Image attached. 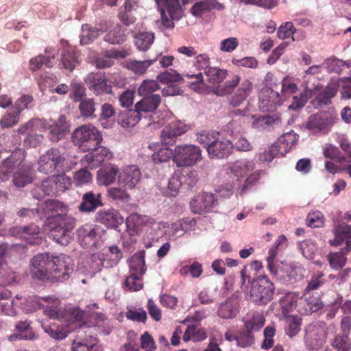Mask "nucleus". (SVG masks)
<instances>
[{
  "instance_id": "1",
  "label": "nucleus",
  "mask_w": 351,
  "mask_h": 351,
  "mask_svg": "<svg viewBox=\"0 0 351 351\" xmlns=\"http://www.w3.org/2000/svg\"><path fill=\"white\" fill-rule=\"evenodd\" d=\"M24 160L23 152L18 149L12 153L6 159L3 160L0 166V180L9 179L13 170H17L13 174L12 182L17 187H24L33 180V173L29 166L22 165Z\"/></svg>"
},
{
  "instance_id": "2",
  "label": "nucleus",
  "mask_w": 351,
  "mask_h": 351,
  "mask_svg": "<svg viewBox=\"0 0 351 351\" xmlns=\"http://www.w3.org/2000/svg\"><path fill=\"white\" fill-rule=\"evenodd\" d=\"M241 77L239 75L233 76L232 80H228L224 84L216 87L213 90L217 96H226L233 93L230 99V104L233 107L240 106L252 93L254 84L249 79H245L239 84Z\"/></svg>"
},
{
  "instance_id": "3",
  "label": "nucleus",
  "mask_w": 351,
  "mask_h": 351,
  "mask_svg": "<svg viewBox=\"0 0 351 351\" xmlns=\"http://www.w3.org/2000/svg\"><path fill=\"white\" fill-rule=\"evenodd\" d=\"M335 238L330 243L337 246L345 241L346 246L337 252H330L327 256L330 267L335 270L341 269L347 261L346 254L351 250V227L344 221L339 222L334 228Z\"/></svg>"
},
{
  "instance_id": "4",
  "label": "nucleus",
  "mask_w": 351,
  "mask_h": 351,
  "mask_svg": "<svg viewBox=\"0 0 351 351\" xmlns=\"http://www.w3.org/2000/svg\"><path fill=\"white\" fill-rule=\"evenodd\" d=\"M72 141L84 152L97 148L103 141L101 132L93 124H84L77 127L72 133Z\"/></svg>"
},
{
  "instance_id": "5",
  "label": "nucleus",
  "mask_w": 351,
  "mask_h": 351,
  "mask_svg": "<svg viewBox=\"0 0 351 351\" xmlns=\"http://www.w3.org/2000/svg\"><path fill=\"white\" fill-rule=\"evenodd\" d=\"M253 169L254 164L250 161L237 160L234 162L229 163L226 168V172L228 178L231 179V182L222 185L219 189V192L223 193L225 191L226 195H231L234 189L241 186V179Z\"/></svg>"
},
{
  "instance_id": "6",
  "label": "nucleus",
  "mask_w": 351,
  "mask_h": 351,
  "mask_svg": "<svg viewBox=\"0 0 351 351\" xmlns=\"http://www.w3.org/2000/svg\"><path fill=\"white\" fill-rule=\"evenodd\" d=\"M75 219L68 215H56L49 221L50 236L58 243L66 245L69 233L75 228Z\"/></svg>"
},
{
  "instance_id": "7",
  "label": "nucleus",
  "mask_w": 351,
  "mask_h": 351,
  "mask_svg": "<svg viewBox=\"0 0 351 351\" xmlns=\"http://www.w3.org/2000/svg\"><path fill=\"white\" fill-rule=\"evenodd\" d=\"M273 282L265 276H260L252 282L249 300L258 305L269 303L274 293Z\"/></svg>"
},
{
  "instance_id": "8",
  "label": "nucleus",
  "mask_w": 351,
  "mask_h": 351,
  "mask_svg": "<svg viewBox=\"0 0 351 351\" xmlns=\"http://www.w3.org/2000/svg\"><path fill=\"white\" fill-rule=\"evenodd\" d=\"M202 159V150L192 144L177 145L173 151V160L178 167H191Z\"/></svg>"
},
{
  "instance_id": "9",
  "label": "nucleus",
  "mask_w": 351,
  "mask_h": 351,
  "mask_svg": "<svg viewBox=\"0 0 351 351\" xmlns=\"http://www.w3.org/2000/svg\"><path fill=\"white\" fill-rule=\"evenodd\" d=\"M51 271L47 282H64L69 278L74 270L71 259L64 254L51 256Z\"/></svg>"
},
{
  "instance_id": "10",
  "label": "nucleus",
  "mask_w": 351,
  "mask_h": 351,
  "mask_svg": "<svg viewBox=\"0 0 351 351\" xmlns=\"http://www.w3.org/2000/svg\"><path fill=\"white\" fill-rule=\"evenodd\" d=\"M71 184V178L64 173L53 175L42 182L41 189L47 195L58 196L69 189Z\"/></svg>"
},
{
  "instance_id": "11",
  "label": "nucleus",
  "mask_w": 351,
  "mask_h": 351,
  "mask_svg": "<svg viewBox=\"0 0 351 351\" xmlns=\"http://www.w3.org/2000/svg\"><path fill=\"white\" fill-rule=\"evenodd\" d=\"M217 205V195L204 192L196 195L190 202L192 212L199 215L213 212V208Z\"/></svg>"
},
{
  "instance_id": "12",
  "label": "nucleus",
  "mask_w": 351,
  "mask_h": 351,
  "mask_svg": "<svg viewBox=\"0 0 351 351\" xmlns=\"http://www.w3.org/2000/svg\"><path fill=\"white\" fill-rule=\"evenodd\" d=\"M51 258L49 254H39L31 261V274L34 278L47 282L51 271Z\"/></svg>"
},
{
  "instance_id": "13",
  "label": "nucleus",
  "mask_w": 351,
  "mask_h": 351,
  "mask_svg": "<svg viewBox=\"0 0 351 351\" xmlns=\"http://www.w3.org/2000/svg\"><path fill=\"white\" fill-rule=\"evenodd\" d=\"M64 161V157L57 148H51L38 160L39 171L48 174L53 172Z\"/></svg>"
},
{
  "instance_id": "14",
  "label": "nucleus",
  "mask_w": 351,
  "mask_h": 351,
  "mask_svg": "<svg viewBox=\"0 0 351 351\" xmlns=\"http://www.w3.org/2000/svg\"><path fill=\"white\" fill-rule=\"evenodd\" d=\"M90 152L83 157L82 162L90 169L97 168L104 162L108 161L114 157L113 153L108 148L101 146L100 144Z\"/></svg>"
},
{
  "instance_id": "15",
  "label": "nucleus",
  "mask_w": 351,
  "mask_h": 351,
  "mask_svg": "<svg viewBox=\"0 0 351 351\" xmlns=\"http://www.w3.org/2000/svg\"><path fill=\"white\" fill-rule=\"evenodd\" d=\"M108 82V80L105 74L100 72L90 73L85 79V83L88 89L96 95L112 92V86Z\"/></svg>"
},
{
  "instance_id": "16",
  "label": "nucleus",
  "mask_w": 351,
  "mask_h": 351,
  "mask_svg": "<svg viewBox=\"0 0 351 351\" xmlns=\"http://www.w3.org/2000/svg\"><path fill=\"white\" fill-rule=\"evenodd\" d=\"M326 330L321 325L309 326L306 330L305 342L306 346L311 350H317L326 342Z\"/></svg>"
},
{
  "instance_id": "17",
  "label": "nucleus",
  "mask_w": 351,
  "mask_h": 351,
  "mask_svg": "<svg viewBox=\"0 0 351 351\" xmlns=\"http://www.w3.org/2000/svg\"><path fill=\"white\" fill-rule=\"evenodd\" d=\"M141 179V173L136 165L125 167L119 171L118 184L128 190L136 188Z\"/></svg>"
},
{
  "instance_id": "18",
  "label": "nucleus",
  "mask_w": 351,
  "mask_h": 351,
  "mask_svg": "<svg viewBox=\"0 0 351 351\" xmlns=\"http://www.w3.org/2000/svg\"><path fill=\"white\" fill-rule=\"evenodd\" d=\"M232 143L228 139L217 138L208 143L206 149L209 156L212 158H225L232 152Z\"/></svg>"
},
{
  "instance_id": "19",
  "label": "nucleus",
  "mask_w": 351,
  "mask_h": 351,
  "mask_svg": "<svg viewBox=\"0 0 351 351\" xmlns=\"http://www.w3.org/2000/svg\"><path fill=\"white\" fill-rule=\"evenodd\" d=\"M332 126V122L326 112H320L310 116L306 123V128L311 132L328 133Z\"/></svg>"
},
{
  "instance_id": "20",
  "label": "nucleus",
  "mask_w": 351,
  "mask_h": 351,
  "mask_svg": "<svg viewBox=\"0 0 351 351\" xmlns=\"http://www.w3.org/2000/svg\"><path fill=\"white\" fill-rule=\"evenodd\" d=\"M70 126L66 116L64 114L60 115L57 121L49 125V139L54 143L58 142L69 132Z\"/></svg>"
},
{
  "instance_id": "21",
  "label": "nucleus",
  "mask_w": 351,
  "mask_h": 351,
  "mask_svg": "<svg viewBox=\"0 0 351 351\" xmlns=\"http://www.w3.org/2000/svg\"><path fill=\"white\" fill-rule=\"evenodd\" d=\"M102 206L101 194L100 193H95L93 191H88L82 195V202L78 208L82 213H91Z\"/></svg>"
},
{
  "instance_id": "22",
  "label": "nucleus",
  "mask_w": 351,
  "mask_h": 351,
  "mask_svg": "<svg viewBox=\"0 0 351 351\" xmlns=\"http://www.w3.org/2000/svg\"><path fill=\"white\" fill-rule=\"evenodd\" d=\"M96 219L100 223L112 228H117L123 221L119 213L112 208L100 210L96 214Z\"/></svg>"
},
{
  "instance_id": "23",
  "label": "nucleus",
  "mask_w": 351,
  "mask_h": 351,
  "mask_svg": "<svg viewBox=\"0 0 351 351\" xmlns=\"http://www.w3.org/2000/svg\"><path fill=\"white\" fill-rule=\"evenodd\" d=\"M341 82H342V78L331 77L325 88L317 97L319 104L323 105L330 104L331 99L336 96Z\"/></svg>"
},
{
  "instance_id": "24",
  "label": "nucleus",
  "mask_w": 351,
  "mask_h": 351,
  "mask_svg": "<svg viewBox=\"0 0 351 351\" xmlns=\"http://www.w3.org/2000/svg\"><path fill=\"white\" fill-rule=\"evenodd\" d=\"M19 237L27 241L30 245H38L41 243L40 237V228L34 224L27 226H19L15 228Z\"/></svg>"
},
{
  "instance_id": "25",
  "label": "nucleus",
  "mask_w": 351,
  "mask_h": 351,
  "mask_svg": "<svg viewBox=\"0 0 351 351\" xmlns=\"http://www.w3.org/2000/svg\"><path fill=\"white\" fill-rule=\"evenodd\" d=\"M99 228L91 224H85L77 230L79 241L82 245L86 247L94 245L97 242Z\"/></svg>"
},
{
  "instance_id": "26",
  "label": "nucleus",
  "mask_w": 351,
  "mask_h": 351,
  "mask_svg": "<svg viewBox=\"0 0 351 351\" xmlns=\"http://www.w3.org/2000/svg\"><path fill=\"white\" fill-rule=\"evenodd\" d=\"M38 304L44 309V313L49 318L60 319L63 311L58 308V300L53 297H47L38 299Z\"/></svg>"
},
{
  "instance_id": "27",
  "label": "nucleus",
  "mask_w": 351,
  "mask_h": 351,
  "mask_svg": "<svg viewBox=\"0 0 351 351\" xmlns=\"http://www.w3.org/2000/svg\"><path fill=\"white\" fill-rule=\"evenodd\" d=\"M119 168L116 165H110L102 167L97 171V182L99 185L109 186L118 178Z\"/></svg>"
},
{
  "instance_id": "28",
  "label": "nucleus",
  "mask_w": 351,
  "mask_h": 351,
  "mask_svg": "<svg viewBox=\"0 0 351 351\" xmlns=\"http://www.w3.org/2000/svg\"><path fill=\"white\" fill-rule=\"evenodd\" d=\"M300 300L306 304V313L316 312L323 307L318 292L304 290Z\"/></svg>"
},
{
  "instance_id": "29",
  "label": "nucleus",
  "mask_w": 351,
  "mask_h": 351,
  "mask_svg": "<svg viewBox=\"0 0 351 351\" xmlns=\"http://www.w3.org/2000/svg\"><path fill=\"white\" fill-rule=\"evenodd\" d=\"M223 8V5L216 0H203L196 2L191 8V12L196 17H201L203 14L212 10H221Z\"/></svg>"
},
{
  "instance_id": "30",
  "label": "nucleus",
  "mask_w": 351,
  "mask_h": 351,
  "mask_svg": "<svg viewBox=\"0 0 351 351\" xmlns=\"http://www.w3.org/2000/svg\"><path fill=\"white\" fill-rule=\"evenodd\" d=\"M245 328L252 332L260 330L265 324V319L263 313L258 311L248 313L243 317Z\"/></svg>"
},
{
  "instance_id": "31",
  "label": "nucleus",
  "mask_w": 351,
  "mask_h": 351,
  "mask_svg": "<svg viewBox=\"0 0 351 351\" xmlns=\"http://www.w3.org/2000/svg\"><path fill=\"white\" fill-rule=\"evenodd\" d=\"M160 102L161 97L158 94L145 96L143 99L136 104L135 108L139 111L141 114H142V112H150L154 111L158 107Z\"/></svg>"
},
{
  "instance_id": "32",
  "label": "nucleus",
  "mask_w": 351,
  "mask_h": 351,
  "mask_svg": "<svg viewBox=\"0 0 351 351\" xmlns=\"http://www.w3.org/2000/svg\"><path fill=\"white\" fill-rule=\"evenodd\" d=\"M145 251L141 250L134 254L130 261V274L143 276L146 271Z\"/></svg>"
},
{
  "instance_id": "33",
  "label": "nucleus",
  "mask_w": 351,
  "mask_h": 351,
  "mask_svg": "<svg viewBox=\"0 0 351 351\" xmlns=\"http://www.w3.org/2000/svg\"><path fill=\"white\" fill-rule=\"evenodd\" d=\"M14 331L16 334L9 337L10 340L14 339H32L34 337V332L31 327V323L27 320L20 321L15 325Z\"/></svg>"
},
{
  "instance_id": "34",
  "label": "nucleus",
  "mask_w": 351,
  "mask_h": 351,
  "mask_svg": "<svg viewBox=\"0 0 351 351\" xmlns=\"http://www.w3.org/2000/svg\"><path fill=\"white\" fill-rule=\"evenodd\" d=\"M238 311L237 299L228 298L219 306L218 315L223 319H231L236 316Z\"/></svg>"
},
{
  "instance_id": "35",
  "label": "nucleus",
  "mask_w": 351,
  "mask_h": 351,
  "mask_svg": "<svg viewBox=\"0 0 351 351\" xmlns=\"http://www.w3.org/2000/svg\"><path fill=\"white\" fill-rule=\"evenodd\" d=\"M326 282V276L323 271H313L309 275L304 290L317 292Z\"/></svg>"
},
{
  "instance_id": "36",
  "label": "nucleus",
  "mask_w": 351,
  "mask_h": 351,
  "mask_svg": "<svg viewBox=\"0 0 351 351\" xmlns=\"http://www.w3.org/2000/svg\"><path fill=\"white\" fill-rule=\"evenodd\" d=\"M126 189L122 186L110 187L107 190L108 198L117 203H125L130 201V195Z\"/></svg>"
},
{
  "instance_id": "37",
  "label": "nucleus",
  "mask_w": 351,
  "mask_h": 351,
  "mask_svg": "<svg viewBox=\"0 0 351 351\" xmlns=\"http://www.w3.org/2000/svg\"><path fill=\"white\" fill-rule=\"evenodd\" d=\"M69 210L67 205L63 202L54 199H49L45 202L44 210L47 214L56 215H67Z\"/></svg>"
},
{
  "instance_id": "38",
  "label": "nucleus",
  "mask_w": 351,
  "mask_h": 351,
  "mask_svg": "<svg viewBox=\"0 0 351 351\" xmlns=\"http://www.w3.org/2000/svg\"><path fill=\"white\" fill-rule=\"evenodd\" d=\"M60 61L63 68L73 71L78 62L76 52L71 47L65 48L61 54Z\"/></svg>"
},
{
  "instance_id": "39",
  "label": "nucleus",
  "mask_w": 351,
  "mask_h": 351,
  "mask_svg": "<svg viewBox=\"0 0 351 351\" xmlns=\"http://www.w3.org/2000/svg\"><path fill=\"white\" fill-rule=\"evenodd\" d=\"M142 114L137 109L129 110L121 114L119 122L122 127L128 128L134 127L141 120Z\"/></svg>"
},
{
  "instance_id": "40",
  "label": "nucleus",
  "mask_w": 351,
  "mask_h": 351,
  "mask_svg": "<svg viewBox=\"0 0 351 351\" xmlns=\"http://www.w3.org/2000/svg\"><path fill=\"white\" fill-rule=\"evenodd\" d=\"M207 338V334L204 329L197 328L193 325L189 326L183 335V340L185 342L189 341H201Z\"/></svg>"
},
{
  "instance_id": "41",
  "label": "nucleus",
  "mask_w": 351,
  "mask_h": 351,
  "mask_svg": "<svg viewBox=\"0 0 351 351\" xmlns=\"http://www.w3.org/2000/svg\"><path fill=\"white\" fill-rule=\"evenodd\" d=\"M285 332L291 338L295 337L301 330L302 319L298 316L288 315L285 317Z\"/></svg>"
},
{
  "instance_id": "42",
  "label": "nucleus",
  "mask_w": 351,
  "mask_h": 351,
  "mask_svg": "<svg viewBox=\"0 0 351 351\" xmlns=\"http://www.w3.org/2000/svg\"><path fill=\"white\" fill-rule=\"evenodd\" d=\"M154 40V35L150 32H141L134 37V43L136 47L141 51L147 50Z\"/></svg>"
},
{
  "instance_id": "43",
  "label": "nucleus",
  "mask_w": 351,
  "mask_h": 351,
  "mask_svg": "<svg viewBox=\"0 0 351 351\" xmlns=\"http://www.w3.org/2000/svg\"><path fill=\"white\" fill-rule=\"evenodd\" d=\"M79 110L82 117L95 118V102L93 98L85 97L80 101Z\"/></svg>"
},
{
  "instance_id": "44",
  "label": "nucleus",
  "mask_w": 351,
  "mask_h": 351,
  "mask_svg": "<svg viewBox=\"0 0 351 351\" xmlns=\"http://www.w3.org/2000/svg\"><path fill=\"white\" fill-rule=\"evenodd\" d=\"M155 62V60H146L143 61L132 60L127 63L126 68L136 75L144 74L147 69Z\"/></svg>"
},
{
  "instance_id": "45",
  "label": "nucleus",
  "mask_w": 351,
  "mask_h": 351,
  "mask_svg": "<svg viewBox=\"0 0 351 351\" xmlns=\"http://www.w3.org/2000/svg\"><path fill=\"white\" fill-rule=\"evenodd\" d=\"M100 31L89 25L85 24L82 27V34L80 36V43L82 45H88L93 42L99 35Z\"/></svg>"
},
{
  "instance_id": "46",
  "label": "nucleus",
  "mask_w": 351,
  "mask_h": 351,
  "mask_svg": "<svg viewBox=\"0 0 351 351\" xmlns=\"http://www.w3.org/2000/svg\"><path fill=\"white\" fill-rule=\"evenodd\" d=\"M211 83H221L226 77L228 71L217 67L210 66L204 73Z\"/></svg>"
},
{
  "instance_id": "47",
  "label": "nucleus",
  "mask_w": 351,
  "mask_h": 351,
  "mask_svg": "<svg viewBox=\"0 0 351 351\" xmlns=\"http://www.w3.org/2000/svg\"><path fill=\"white\" fill-rule=\"evenodd\" d=\"M159 89L160 85L158 80H145L138 88V93L141 96H150Z\"/></svg>"
},
{
  "instance_id": "48",
  "label": "nucleus",
  "mask_w": 351,
  "mask_h": 351,
  "mask_svg": "<svg viewBox=\"0 0 351 351\" xmlns=\"http://www.w3.org/2000/svg\"><path fill=\"white\" fill-rule=\"evenodd\" d=\"M331 346L337 351H350L351 343L348 336L338 334L332 340Z\"/></svg>"
},
{
  "instance_id": "49",
  "label": "nucleus",
  "mask_w": 351,
  "mask_h": 351,
  "mask_svg": "<svg viewBox=\"0 0 351 351\" xmlns=\"http://www.w3.org/2000/svg\"><path fill=\"white\" fill-rule=\"evenodd\" d=\"M157 80L164 84L178 82L183 80L181 75L173 69L166 70L159 73L156 77Z\"/></svg>"
},
{
  "instance_id": "50",
  "label": "nucleus",
  "mask_w": 351,
  "mask_h": 351,
  "mask_svg": "<svg viewBox=\"0 0 351 351\" xmlns=\"http://www.w3.org/2000/svg\"><path fill=\"white\" fill-rule=\"evenodd\" d=\"M19 110L11 108L10 110L3 116L0 121V125L2 128H10L16 124L19 120Z\"/></svg>"
},
{
  "instance_id": "51",
  "label": "nucleus",
  "mask_w": 351,
  "mask_h": 351,
  "mask_svg": "<svg viewBox=\"0 0 351 351\" xmlns=\"http://www.w3.org/2000/svg\"><path fill=\"white\" fill-rule=\"evenodd\" d=\"M236 342L239 346L243 348L251 346L254 343V335L252 331L245 328L239 332Z\"/></svg>"
},
{
  "instance_id": "52",
  "label": "nucleus",
  "mask_w": 351,
  "mask_h": 351,
  "mask_svg": "<svg viewBox=\"0 0 351 351\" xmlns=\"http://www.w3.org/2000/svg\"><path fill=\"white\" fill-rule=\"evenodd\" d=\"M45 332L47 333L51 338L56 340H62L65 339L69 333H70L72 330L71 329H62L58 327H52L51 326H42Z\"/></svg>"
},
{
  "instance_id": "53",
  "label": "nucleus",
  "mask_w": 351,
  "mask_h": 351,
  "mask_svg": "<svg viewBox=\"0 0 351 351\" xmlns=\"http://www.w3.org/2000/svg\"><path fill=\"white\" fill-rule=\"evenodd\" d=\"M297 141V135L294 133L288 132L281 136L277 142L282 147V149L287 152L293 147Z\"/></svg>"
},
{
  "instance_id": "54",
  "label": "nucleus",
  "mask_w": 351,
  "mask_h": 351,
  "mask_svg": "<svg viewBox=\"0 0 351 351\" xmlns=\"http://www.w3.org/2000/svg\"><path fill=\"white\" fill-rule=\"evenodd\" d=\"M184 76L195 80L190 84V88L195 92L202 93L204 92L205 84L204 83L202 73L199 72L197 74H183Z\"/></svg>"
},
{
  "instance_id": "55",
  "label": "nucleus",
  "mask_w": 351,
  "mask_h": 351,
  "mask_svg": "<svg viewBox=\"0 0 351 351\" xmlns=\"http://www.w3.org/2000/svg\"><path fill=\"white\" fill-rule=\"evenodd\" d=\"M142 276L130 274L125 278L124 285L128 289L133 291H139L143 288Z\"/></svg>"
},
{
  "instance_id": "56",
  "label": "nucleus",
  "mask_w": 351,
  "mask_h": 351,
  "mask_svg": "<svg viewBox=\"0 0 351 351\" xmlns=\"http://www.w3.org/2000/svg\"><path fill=\"white\" fill-rule=\"evenodd\" d=\"M276 335V328L274 326L269 325L264 329V339L261 344V348L269 350L274 345V337Z\"/></svg>"
},
{
  "instance_id": "57",
  "label": "nucleus",
  "mask_w": 351,
  "mask_h": 351,
  "mask_svg": "<svg viewBox=\"0 0 351 351\" xmlns=\"http://www.w3.org/2000/svg\"><path fill=\"white\" fill-rule=\"evenodd\" d=\"M302 254L308 259L313 258L317 251L316 243L311 239H306L299 244Z\"/></svg>"
},
{
  "instance_id": "58",
  "label": "nucleus",
  "mask_w": 351,
  "mask_h": 351,
  "mask_svg": "<svg viewBox=\"0 0 351 351\" xmlns=\"http://www.w3.org/2000/svg\"><path fill=\"white\" fill-rule=\"evenodd\" d=\"M296 29L291 22H285L282 24L278 29V37L281 40H285L290 37L292 38L293 40H295L293 34Z\"/></svg>"
},
{
  "instance_id": "59",
  "label": "nucleus",
  "mask_w": 351,
  "mask_h": 351,
  "mask_svg": "<svg viewBox=\"0 0 351 351\" xmlns=\"http://www.w3.org/2000/svg\"><path fill=\"white\" fill-rule=\"evenodd\" d=\"M86 96V88L80 83H72L70 88V97L74 102H78L84 99Z\"/></svg>"
},
{
  "instance_id": "60",
  "label": "nucleus",
  "mask_w": 351,
  "mask_h": 351,
  "mask_svg": "<svg viewBox=\"0 0 351 351\" xmlns=\"http://www.w3.org/2000/svg\"><path fill=\"white\" fill-rule=\"evenodd\" d=\"M173 152L169 147H163L155 152L152 158L155 163H162L169 161V160L173 158Z\"/></svg>"
},
{
  "instance_id": "61",
  "label": "nucleus",
  "mask_w": 351,
  "mask_h": 351,
  "mask_svg": "<svg viewBox=\"0 0 351 351\" xmlns=\"http://www.w3.org/2000/svg\"><path fill=\"white\" fill-rule=\"evenodd\" d=\"M279 154L284 155L282 147L276 142L261 154V158L263 161L270 162Z\"/></svg>"
},
{
  "instance_id": "62",
  "label": "nucleus",
  "mask_w": 351,
  "mask_h": 351,
  "mask_svg": "<svg viewBox=\"0 0 351 351\" xmlns=\"http://www.w3.org/2000/svg\"><path fill=\"white\" fill-rule=\"evenodd\" d=\"M306 222L308 226L311 228L321 227L324 224V217L319 210L312 211L308 213Z\"/></svg>"
},
{
  "instance_id": "63",
  "label": "nucleus",
  "mask_w": 351,
  "mask_h": 351,
  "mask_svg": "<svg viewBox=\"0 0 351 351\" xmlns=\"http://www.w3.org/2000/svg\"><path fill=\"white\" fill-rule=\"evenodd\" d=\"M105 40L111 44H121L125 40V36L121 28L117 27L106 34Z\"/></svg>"
},
{
  "instance_id": "64",
  "label": "nucleus",
  "mask_w": 351,
  "mask_h": 351,
  "mask_svg": "<svg viewBox=\"0 0 351 351\" xmlns=\"http://www.w3.org/2000/svg\"><path fill=\"white\" fill-rule=\"evenodd\" d=\"M322 66L329 72L338 73L342 66V61L335 56H331L324 61Z\"/></svg>"
}]
</instances>
